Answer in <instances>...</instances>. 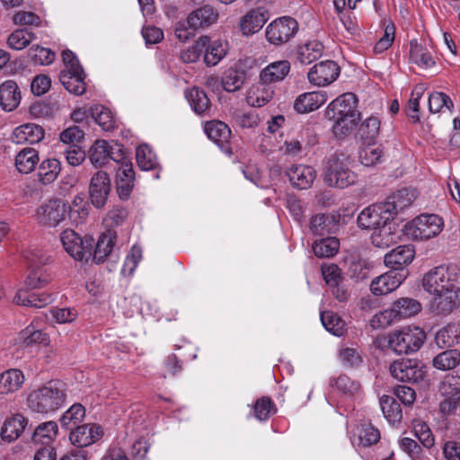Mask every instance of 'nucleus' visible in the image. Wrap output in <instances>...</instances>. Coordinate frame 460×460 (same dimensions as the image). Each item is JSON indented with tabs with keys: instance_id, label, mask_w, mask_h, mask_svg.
I'll return each instance as SVG.
<instances>
[{
	"instance_id": "nucleus-1",
	"label": "nucleus",
	"mask_w": 460,
	"mask_h": 460,
	"mask_svg": "<svg viewBox=\"0 0 460 460\" xmlns=\"http://www.w3.org/2000/svg\"><path fill=\"white\" fill-rule=\"evenodd\" d=\"M423 289L430 296L429 310L448 315L460 306V287L456 274L445 266L435 267L422 278Z\"/></svg>"
},
{
	"instance_id": "nucleus-2",
	"label": "nucleus",
	"mask_w": 460,
	"mask_h": 460,
	"mask_svg": "<svg viewBox=\"0 0 460 460\" xmlns=\"http://www.w3.org/2000/svg\"><path fill=\"white\" fill-rule=\"evenodd\" d=\"M357 106L358 99L352 93H343L328 104L325 116L333 122L336 137L347 136L355 128L360 115Z\"/></svg>"
},
{
	"instance_id": "nucleus-3",
	"label": "nucleus",
	"mask_w": 460,
	"mask_h": 460,
	"mask_svg": "<svg viewBox=\"0 0 460 460\" xmlns=\"http://www.w3.org/2000/svg\"><path fill=\"white\" fill-rule=\"evenodd\" d=\"M66 396V385L60 380H52L32 390L28 395L27 405L32 411L47 414L62 407Z\"/></svg>"
},
{
	"instance_id": "nucleus-4",
	"label": "nucleus",
	"mask_w": 460,
	"mask_h": 460,
	"mask_svg": "<svg viewBox=\"0 0 460 460\" xmlns=\"http://www.w3.org/2000/svg\"><path fill=\"white\" fill-rule=\"evenodd\" d=\"M425 340V332L414 325L394 330L384 337L385 347L398 355L411 354L418 351Z\"/></svg>"
},
{
	"instance_id": "nucleus-5",
	"label": "nucleus",
	"mask_w": 460,
	"mask_h": 460,
	"mask_svg": "<svg viewBox=\"0 0 460 460\" xmlns=\"http://www.w3.org/2000/svg\"><path fill=\"white\" fill-rule=\"evenodd\" d=\"M357 179L349 155L335 154L328 158L324 168V181L328 186L343 189L354 184Z\"/></svg>"
},
{
	"instance_id": "nucleus-6",
	"label": "nucleus",
	"mask_w": 460,
	"mask_h": 460,
	"mask_svg": "<svg viewBox=\"0 0 460 460\" xmlns=\"http://www.w3.org/2000/svg\"><path fill=\"white\" fill-rule=\"evenodd\" d=\"M443 226L442 218L437 215H420L404 226V234L411 240H429L437 236Z\"/></svg>"
},
{
	"instance_id": "nucleus-7",
	"label": "nucleus",
	"mask_w": 460,
	"mask_h": 460,
	"mask_svg": "<svg viewBox=\"0 0 460 460\" xmlns=\"http://www.w3.org/2000/svg\"><path fill=\"white\" fill-rule=\"evenodd\" d=\"M25 258L29 264V274L25 280L28 288L36 289L47 286L51 278L41 266L49 262V257L40 251H31Z\"/></svg>"
},
{
	"instance_id": "nucleus-8",
	"label": "nucleus",
	"mask_w": 460,
	"mask_h": 460,
	"mask_svg": "<svg viewBox=\"0 0 460 460\" xmlns=\"http://www.w3.org/2000/svg\"><path fill=\"white\" fill-rule=\"evenodd\" d=\"M394 208L385 202L373 204L364 208L358 217V224L363 229H377L393 221Z\"/></svg>"
},
{
	"instance_id": "nucleus-9",
	"label": "nucleus",
	"mask_w": 460,
	"mask_h": 460,
	"mask_svg": "<svg viewBox=\"0 0 460 460\" xmlns=\"http://www.w3.org/2000/svg\"><path fill=\"white\" fill-rule=\"evenodd\" d=\"M125 156L121 146L114 141L96 140L89 150V159L96 167L103 166L110 160L119 164Z\"/></svg>"
},
{
	"instance_id": "nucleus-10",
	"label": "nucleus",
	"mask_w": 460,
	"mask_h": 460,
	"mask_svg": "<svg viewBox=\"0 0 460 460\" xmlns=\"http://www.w3.org/2000/svg\"><path fill=\"white\" fill-rule=\"evenodd\" d=\"M395 379L402 382H420L426 376V367L421 361L413 358L394 360L389 367Z\"/></svg>"
},
{
	"instance_id": "nucleus-11",
	"label": "nucleus",
	"mask_w": 460,
	"mask_h": 460,
	"mask_svg": "<svg viewBox=\"0 0 460 460\" xmlns=\"http://www.w3.org/2000/svg\"><path fill=\"white\" fill-rule=\"evenodd\" d=\"M298 30L296 21L288 16H283L272 21L266 28L265 36L268 42L275 46L288 42Z\"/></svg>"
},
{
	"instance_id": "nucleus-12",
	"label": "nucleus",
	"mask_w": 460,
	"mask_h": 460,
	"mask_svg": "<svg viewBox=\"0 0 460 460\" xmlns=\"http://www.w3.org/2000/svg\"><path fill=\"white\" fill-rule=\"evenodd\" d=\"M60 241L65 251L76 261H87L92 255L93 239L84 240L77 233L66 229L61 233Z\"/></svg>"
},
{
	"instance_id": "nucleus-13",
	"label": "nucleus",
	"mask_w": 460,
	"mask_h": 460,
	"mask_svg": "<svg viewBox=\"0 0 460 460\" xmlns=\"http://www.w3.org/2000/svg\"><path fill=\"white\" fill-rule=\"evenodd\" d=\"M340 72V66L334 61H321L309 69L307 79L314 86L324 87L332 84L338 78Z\"/></svg>"
},
{
	"instance_id": "nucleus-14",
	"label": "nucleus",
	"mask_w": 460,
	"mask_h": 460,
	"mask_svg": "<svg viewBox=\"0 0 460 460\" xmlns=\"http://www.w3.org/2000/svg\"><path fill=\"white\" fill-rule=\"evenodd\" d=\"M66 206L60 199H49L40 205L36 212L40 224L54 227L59 225L66 217Z\"/></svg>"
},
{
	"instance_id": "nucleus-15",
	"label": "nucleus",
	"mask_w": 460,
	"mask_h": 460,
	"mask_svg": "<svg viewBox=\"0 0 460 460\" xmlns=\"http://www.w3.org/2000/svg\"><path fill=\"white\" fill-rule=\"evenodd\" d=\"M407 276V270H389L371 281L370 290L375 296L387 295L398 288Z\"/></svg>"
},
{
	"instance_id": "nucleus-16",
	"label": "nucleus",
	"mask_w": 460,
	"mask_h": 460,
	"mask_svg": "<svg viewBox=\"0 0 460 460\" xmlns=\"http://www.w3.org/2000/svg\"><path fill=\"white\" fill-rule=\"evenodd\" d=\"M111 190V181L107 172L103 171L97 172L91 179L89 193L93 205L97 208H102L107 199Z\"/></svg>"
},
{
	"instance_id": "nucleus-17",
	"label": "nucleus",
	"mask_w": 460,
	"mask_h": 460,
	"mask_svg": "<svg viewBox=\"0 0 460 460\" xmlns=\"http://www.w3.org/2000/svg\"><path fill=\"white\" fill-rule=\"evenodd\" d=\"M204 130L208 138L214 141L224 153L229 155L232 154L229 144L231 130L226 123L219 120L210 121L205 124Z\"/></svg>"
},
{
	"instance_id": "nucleus-18",
	"label": "nucleus",
	"mask_w": 460,
	"mask_h": 460,
	"mask_svg": "<svg viewBox=\"0 0 460 460\" xmlns=\"http://www.w3.org/2000/svg\"><path fill=\"white\" fill-rule=\"evenodd\" d=\"M119 164L116 172L117 192L121 199H128L134 187L135 172L126 158Z\"/></svg>"
},
{
	"instance_id": "nucleus-19",
	"label": "nucleus",
	"mask_w": 460,
	"mask_h": 460,
	"mask_svg": "<svg viewBox=\"0 0 460 460\" xmlns=\"http://www.w3.org/2000/svg\"><path fill=\"white\" fill-rule=\"evenodd\" d=\"M102 437V429L94 424L77 426L70 432L69 439L77 447H85L96 442Z\"/></svg>"
},
{
	"instance_id": "nucleus-20",
	"label": "nucleus",
	"mask_w": 460,
	"mask_h": 460,
	"mask_svg": "<svg viewBox=\"0 0 460 460\" xmlns=\"http://www.w3.org/2000/svg\"><path fill=\"white\" fill-rule=\"evenodd\" d=\"M269 19L268 12L261 7L252 9L240 21V29L244 36L259 32Z\"/></svg>"
},
{
	"instance_id": "nucleus-21",
	"label": "nucleus",
	"mask_w": 460,
	"mask_h": 460,
	"mask_svg": "<svg viewBox=\"0 0 460 460\" xmlns=\"http://www.w3.org/2000/svg\"><path fill=\"white\" fill-rule=\"evenodd\" d=\"M287 175L294 187L301 190L308 189L316 178V171L305 164L291 165Z\"/></svg>"
},
{
	"instance_id": "nucleus-22",
	"label": "nucleus",
	"mask_w": 460,
	"mask_h": 460,
	"mask_svg": "<svg viewBox=\"0 0 460 460\" xmlns=\"http://www.w3.org/2000/svg\"><path fill=\"white\" fill-rule=\"evenodd\" d=\"M42 127L34 123H26L15 128L11 135V140L18 145L29 143L37 144L44 137Z\"/></svg>"
},
{
	"instance_id": "nucleus-23",
	"label": "nucleus",
	"mask_w": 460,
	"mask_h": 460,
	"mask_svg": "<svg viewBox=\"0 0 460 460\" xmlns=\"http://www.w3.org/2000/svg\"><path fill=\"white\" fill-rule=\"evenodd\" d=\"M415 251L411 245H400L385 255V264L391 270H406L405 265L411 262Z\"/></svg>"
},
{
	"instance_id": "nucleus-24",
	"label": "nucleus",
	"mask_w": 460,
	"mask_h": 460,
	"mask_svg": "<svg viewBox=\"0 0 460 460\" xmlns=\"http://www.w3.org/2000/svg\"><path fill=\"white\" fill-rule=\"evenodd\" d=\"M327 99V93L323 91L305 93L296 97L294 109L298 113H308L323 106Z\"/></svg>"
},
{
	"instance_id": "nucleus-25",
	"label": "nucleus",
	"mask_w": 460,
	"mask_h": 460,
	"mask_svg": "<svg viewBox=\"0 0 460 460\" xmlns=\"http://www.w3.org/2000/svg\"><path fill=\"white\" fill-rule=\"evenodd\" d=\"M275 91L272 85H269L260 80L259 83L252 84L247 91L246 101L250 106L262 107L269 103Z\"/></svg>"
},
{
	"instance_id": "nucleus-26",
	"label": "nucleus",
	"mask_w": 460,
	"mask_h": 460,
	"mask_svg": "<svg viewBox=\"0 0 460 460\" xmlns=\"http://www.w3.org/2000/svg\"><path fill=\"white\" fill-rule=\"evenodd\" d=\"M21 92L13 80H6L0 84V106L5 111H13L21 102Z\"/></svg>"
},
{
	"instance_id": "nucleus-27",
	"label": "nucleus",
	"mask_w": 460,
	"mask_h": 460,
	"mask_svg": "<svg viewBox=\"0 0 460 460\" xmlns=\"http://www.w3.org/2000/svg\"><path fill=\"white\" fill-rule=\"evenodd\" d=\"M290 72V63L288 60H278L265 66L259 75L261 82L270 85L283 81Z\"/></svg>"
},
{
	"instance_id": "nucleus-28",
	"label": "nucleus",
	"mask_w": 460,
	"mask_h": 460,
	"mask_svg": "<svg viewBox=\"0 0 460 460\" xmlns=\"http://www.w3.org/2000/svg\"><path fill=\"white\" fill-rule=\"evenodd\" d=\"M85 75L83 69L78 70H61L59 80L64 87L71 93L81 95L86 90L84 82Z\"/></svg>"
},
{
	"instance_id": "nucleus-29",
	"label": "nucleus",
	"mask_w": 460,
	"mask_h": 460,
	"mask_svg": "<svg viewBox=\"0 0 460 460\" xmlns=\"http://www.w3.org/2000/svg\"><path fill=\"white\" fill-rule=\"evenodd\" d=\"M27 420L22 414H14L7 418L1 429V438L8 443L16 440L24 431Z\"/></svg>"
},
{
	"instance_id": "nucleus-30",
	"label": "nucleus",
	"mask_w": 460,
	"mask_h": 460,
	"mask_svg": "<svg viewBox=\"0 0 460 460\" xmlns=\"http://www.w3.org/2000/svg\"><path fill=\"white\" fill-rule=\"evenodd\" d=\"M228 45L221 40H211L207 36L204 50V62L208 66L217 65L227 54Z\"/></svg>"
},
{
	"instance_id": "nucleus-31",
	"label": "nucleus",
	"mask_w": 460,
	"mask_h": 460,
	"mask_svg": "<svg viewBox=\"0 0 460 460\" xmlns=\"http://www.w3.org/2000/svg\"><path fill=\"white\" fill-rule=\"evenodd\" d=\"M24 380V375L20 369L5 370L0 375V394L15 393L22 387Z\"/></svg>"
},
{
	"instance_id": "nucleus-32",
	"label": "nucleus",
	"mask_w": 460,
	"mask_h": 460,
	"mask_svg": "<svg viewBox=\"0 0 460 460\" xmlns=\"http://www.w3.org/2000/svg\"><path fill=\"white\" fill-rule=\"evenodd\" d=\"M372 243L378 248H388L398 240V234L392 221L375 229L371 235Z\"/></svg>"
},
{
	"instance_id": "nucleus-33",
	"label": "nucleus",
	"mask_w": 460,
	"mask_h": 460,
	"mask_svg": "<svg viewBox=\"0 0 460 460\" xmlns=\"http://www.w3.org/2000/svg\"><path fill=\"white\" fill-rule=\"evenodd\" d=\"M39 161V154L34 148L24 147L15 155L14 164L19 172L27 174L34 170Z\"/></svg>"
},
{
	"instance_id": "nucleus-34",
	"label": "nucleus",
	"mask_w": 460,
	"mask_h": 460,
	"mask_svg": "<svg viewBox=\"0 0 460 460\" xmlns=\"http://www.w3.org/2000/svg\"><path fill=\"white\" fill-rule=\"evenodd\" d=\"M117 238V233L112 229H107L99 237L96 243V247L93 252V260L97 263L102 262L109 254H111L115 240Z\"/></svg>"
},
{
	"instance_id": "nucleus-35",
	"label": "nucleus",
	"mask_w": 460,
	"mask_h": 460,
	"mask_svg": "<svg viewBox=\"0 0 460 460\" xmlns=\"http://www.w3.org/2000/svg\"><path fill=\"white\" fill-rule=\"evenodd\" d=\"M217 20V13L208 5L191 12L188 16V22L196 30L210 26Z\"/></svg>"
},
{
	"instance_id": "nucleus-36",
	"label": "nucleus",
	"mask_w": 460,
	"mask_h": 460,
	"mask_svg": "<svg viewBox=\"0 0 460 460\" xmlns=\"http://www.w3.org/2000/svg\"><path fill=\"white\" fill-rule=\"evenodd\" d=\"M439 348H449L460 342V323H453L440 329L435 337Z\"/></svg>"
},
{
	"instance_id": "nucleus-37",
	"label": "nucleus",
	"mask_w": 460,
	"mask_h": 460,
	"mask_svg": "<svg viewBox=\"0 0 460 460\" xmlns=\"http://www.w3.org/2000/svg\"><path fill=\"white\" fill-rule=\"evenodd\" d=\"M410 60L421 68H430L435 65L431 52L416 40L410 43Z\"/></svg>"
},
{
	"instance_id": "nucleus-38",
	"label": "nucleus",
	"mask_w": 460,
	"mask_h": 460,
	"mask_svg": "<svg viewBox=\"0 0 460 460\" xmlns=\"http://www.w3.org/2000/svg\"><path fill=\"white\" fill-rule=\"evenodd\" d=\"M58 433L57 422L49 420L40 423L34 430L32 441L35 444H41L45 447H51L50 444L56 439Z\"/></svg>"
},
{
	"instance_id": "nucleus-39",
	"label": "nucleus",
	"mask_w": 460,
	"mask_h": 460,
	"mask_svg": "<svg viewBox=\"0 0 460 460\" xmlns=\"http://www.w3.org/2000/svg\"><path fill=\"white\" fill-rule=\"evenodd\" d=\"M336 217L329 214H318L310 220V230L316 235L332 233L337 227Z\"/></svg>"
},
{
	"instance_id": "nucleus-40",
	"label": "nucleus",
	"mask_w": 460,
	"mask_h": 460,
	"mask_svg": "<svg viewBox=\"0 0 460 460\" xmlns=\"http://www.w3.org/2000/svg\"><path fill=\"white\" fill-rule=\"evenodd\" d=\"M455 377L452 376L447 380H445L441 384V392L444 394H451V396L445 399L441 404L440 408L443 412H448L451 410L455 409L460 394V382L459 383H452Z\"/></svg>"
},
{
	"instance_id": "nucleus-41",
	"label": "nucleus",
	"mask_w": 460,
	"mask_h": 460,
	"mask_svg": "<svg viewBox=\"0 0 460 460\" xmlns=\"http://www.w3.org/2000/svg\"><path fill=\"white\" fill-rule=\"evenodd\" d=\"M392 306L398 320L414 316L421 310L420 303L409 297L399 298Z\"/></svg>"
},
{
	"instance_id": "nucleus-42",
	"label": "nucleus",
	"mask_w": 460,
	"mask_h": 460,
	"mask_svg": "<svg viewBox=\"0 0 460 460\" xmlns=\"http://www.w3.org/2000/svg\"><path fill=\"white\" fill-rule=\"evenodd\" d=\"M61 171L60 162L55 158L44 160L38 170L40 181L48 185L52 183L58 176Z\"/></svg>"
},
{
	"instance_id": "nucleus-43",
	"label": "nucleus",
	"mask_w": 460,
	"mask_h": 460,
	"mask_svg": "<svg viewBox=\"0 0 460 460\" xmlns=\"http://www.w3.org/2000/svg\"><path fill=\"white\" fill-rule=\"evenodd\" d=\"M67 216L72 224L79 225L84 223L89 214L88 206L81 195H76L68 207Z\"/></svg>"
},
{
	"instance_id": "nucleus-44",
	"label": "nucleus",
	"mask_w": 460,
	"mask_h": 460,
	"mask_svg": "<svg viewBox=\"0 0 460 460\" xmlns=\"http://www.w3.org/2000/svg\"><path fill=\"white\" fill-rule=\"evenodd\" d=\"M459 364L460 351L457 349L445 350L434 357L432 360L433 367L443 371L453 369Z\"/></svg>"
},
{
	"instance_id": "nucleus-45",
	"label": "nucleus",
	"mask_w": 460,
	"mask_h": 460,
	"mask_svg": "<svg viewBox=\"0 0 460 460\" xmlns=\"http://www.w3.org/2000/svg\"><path fill=\"white\" fill-rule=\"evenodd\" d=\"M323 46L317 40H313L301 46L298 49L297 58L300 63L308 65L320 58L323 55Z\"/></svg>"
},
{
	"instance_id": "nucleus-46",
	"label": "nucleus",
	"mask_w": 460,
	"mask_h": 460,
	"mask_svg": "<svg viewBox=\"0 0 460 460\" xmlns=\"http://www.w3.org/2000/svg\"><path fill=\"white\" fill-rule=\"evenodd\" d=\"M13 301L17 305L33 307H43L51 302V297L46 294H28L25 290H19L15 295Z\"/></svg>"
},
{
	"instance_id": "nucleus-47",
	"label": "nucleus",
	"mask_w": 460,
	"mask_h": 460,
	"mask_svg": "<svg viewBox=\"0 0 460 460\" xmlns=\"http://www.w3.org/2000/svg\"><path fill=\"white\" fill-rule=\"evenodd\" d=\"M84 417V407L80 403H75L62 414L60 418L61 427L66 429L76 428Z\"/></svg>"
},
{
	"instance_id": "nucleus-48",
	"label": "nucleus",
	"mask_w": 460,
	"mask_h": 460,
	"mask_svg": "<svg viewBox=\"0 0 460 460\" xmlns=\"http://www.w3.org/2000/svg\"><path fill=\"white\" fill-rule=\"evenodd\" d=\"M245 80L243 71L230 67L226 69L222 76L223 88L229 93H234L243 86Z\"/></svg>"
},
{
	"instance_id": "nucleus-49",
	"label": "nucleus",
	"mask_w": 460,
	"mask_h": 460,
	"mask_svg": "<svg viewBox=\"0 0 460 460\" xmlns=\"http://www.w3.org/2000/svg\"><path fill=\"white\" fill-rule=\"evenodd\" d=\"M321 321L326 331L335 336H342L346 332L345 322L333 312L326 311L322 313Z\"/></svg>"
},
{
	"instance_id": "nucleus-50",
	"label": "nucleus",
	"mask_w": 460,
	"mask_h": 460,
	"mask_svg": "<svg viewBox=\"0 0 460 460\" xmlns=\"http://www.w3.org/2000/svg\"><path fill=\"white\" fill-rule=\"evenodd\" d=\"M415 199L414 193L407 189L400 190L385 201L386 205L394 208L393 217H394L397 213L405 208L411 205Z\"/></svg>"
},
{
	"instance_id": "nucleus-51",
	"label": "nucleus",
	"mask_w": 460,
	"mask_h": 460,
	"mask_svg": "<svg viewBox=\"0 0 460 460\" xmlns=\"http://www.w3.org/2000/svg\"><path fill=\"white\" fill-rule=\"evenodd\" d=\"M185 96L194 111L203 114L209 108V100L204 91L191 88L186 92Z\"/></svg>"
},
{
	"instance_id": "nucleus-52",
	"label": "nucleus",
	"mask_w": 460,
	"mask_h": 460,
	"mask_svg": "<svg viewBox=\"0 0 460 460\" xmlns=\"http://www.w3.org/2000/svg\"><path fill=\"white\" fill-rule=\"evenodd\" d=\"M380 407L385 418L390 423H396L402 419L400 404L391 396L384 395L380 398Z\"/></svg>"
},
{
	"instance_id": "nucleus-53",
	"label": "nucleus",
	"mask_w": 460,
	"mask_h": 460,
	"mask_svg": "<svg viewBox=\"0 0 460 460\" xmlns=\"http://www.w3.org/2000/svg\"><path fill=\"white\" fill-rule=\"evenodd\" d=\"M339 247L340 242L337 238L327 237L315 241L313 244V251L317 257H332L337 253Z\"/></svg>"
},
{
	"instance_id": "nucleus-54",
	"label": "nucleus",
	"mask_w": 460,
	"mask_h": 460,
	"mask_svg": "<svg viewBox=\"0 0 460 460\" xmlns=\"http://www.w3.org/2000/svg\"><path fill=\"white\" fill-rule=\"evenodd\" d=\"M35 38L33 32L25 29H18L13 31L8 39L7 45L14 50L25 49Z\"/></svg>"
},
{
	"instance_id": "nucleus-55",
	"label": "nucleus",
	"mask_w": 460,
	"mask_h": 460,
	"mask_svg": "<svg viewBox=\"0 0 460 460\" xmlns=\"http://www.w3.org/2000/svg\"><path fill=\"white\" fill-rule=\"evenodd\" d=\"M137 165L144 171H149L157 164L156 155L147 145H140L136 151Z\"/></svg>"
},
{
	"instance_id": "nucleus-56",
	"label": "nucleus",
	"mask_w": 460,
	"mask_h": 460,
	"mask_svg": "<svg viewBox=\"0 0 460 460\" xmlns=\"http://www.w3.org/2000/svg\"><path fill=\"white\" fill-rule=\"evenodd\" d=\"M380 119L376 116H370L367 118L359 125L358 132L362 138L373 140L380 131Z\"/></svg>"
},
{
	"instance_id": "nucleus-57",
	"label": "nucleus",
	"mask_w": 460,
	"mask_h": 460,
	"mask_svg": "<svg viewBox=\"0 0 460 460\" xmlns=\"http://www.w3.org/2000/svg\"><path fill=\"white\" fill-rule=\"evenodd\" d=\"M91 115L102 129L111 130L114 128V119L111 112L103 106L98 105L91 109Z\"/></svg>"
},
{
	"instance_id": "nucleus-58",
	"label": "nucleus",
	"mask_w": 460,
	"mask_h": 460,
	"mask_svg": "<svg viewBox=\"0 0 460 460\" xmlns=\"http://www.w3.org/2000/svg\"><path fill=\"white\" fill-rule=\"evenodd\" d=\"M424 93V87L422 85L416 86L411 95L408 102L406 113L407 116L416 123L420 120L419 110H420V100Z\"/></svg>"
},
{
	"instance_id": "nucleus-59",
	"label": "nucleus",
	"mask_w": 460,
	"mask_h": 460,
	"mask_svg": "<svg viewBox=\"0 0 460 460\" xmlns=\"http://www.w3.org/2000/svg\"><path fill=\"white\" fill-rule=\"evenodd\" d=\"M207 36L199 37L195 43L181 53V58L185 63L196 62L205 50Z\"/></svg>"
},
{
	"instance_id": "nucleus-60",
	"label": "nucleus",
	"mask_w": 460,
	"mask_h": 460,
	"mask_svg": "<svg viewBox=\"0 0 460 460\" xmlns=\"http://www.w3.org/2000/svg\"><path fill=\"white\" fill-rule=\"evenodd\" d=\"M358 437L359 444L364 447L376 444L380 439L379 431L368 423L362 424L358 429Z\"/></svg>"
},
{
	"instance_id": "nucleus-61",
	"label": "nucleus",
	"mask_w": 460,
	"mask_h": 460,
	"mask_svg": "<svg viewBox=\"0 0 460 460\" xmlns=\"http://www.w3.org/2000/svg\"><path fill=\"white\" fill-rule=\"evenodd\" d=\"M413 432L416 438L426 447H430L434 444V438L429 426L421 420L412 421Z\"/></svg>"
},
{
	"instance_id": "nucleus-62",
	"label": "nucleus",
	"mask_w": 460,
	"mask_h": 460,
	"mask_svg": "<svg viewBox=\"0 0 460 460\" xmlns=\"http://www.w3.org/2000/svg\"><path fill=\"white\" fill-rule=\"evenodd\" d=\"M29 55L35 64L49 65L55 59V53L48 48L32 46L29 50Z\"/></svg>"
},
{
	"instance_id": "nucleus-63",
	"label": "nucleus",
	"mask_w": 460,
	"mask_h": 460,
	"mask_svg": "<svg viewBox=\"0 0 460 460\" xmlns=\"http://www.w3.org/2000/svg\"><path fill=\"white\" fill-rule=\"evenodd\" d=\"M128 217L127 210L122 207H114L104 217V225L107 229L121 226Z\"/></svg>"
},
{
	"instance_id": "nucleus-64",
	"label": "nucleus",
	"mask_w": 460,
	"mask_h": 460,
	"mask_svg": "<svg viewBox=\"0 0 460 460\" xmlns=\"http://www.w3.org/2000/svg\"><path fill=\"white\" fill-rule=\"evenodd\" d=\"M452 105L450 98L443 93H433L429 97V109L432 113L439 112L444 108L450 110Z\"/></svg>"
}]
</instances>
